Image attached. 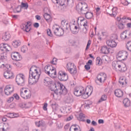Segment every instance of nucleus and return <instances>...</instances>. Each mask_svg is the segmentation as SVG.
Segmentation results:
<instances>
[{"label":"nucleus","mask_w":131,"mask_h":131,"mask_svg":"<svg viewBox=\"0 0 131 131\" xmlns=\"http://www.w3.org/2000/svg\"><path fill=\"white\" fill-rule=\"evenodd\" d=\"M40 73L38 72L37 68L35 66H32L29 70V84H35L39 79Z\"/></svg>","instance_id":"obj_1"},{"label":"nucleus","mask_w":131,"mask_h":131,"mask_svg":"<svg viewBox=\"0 0 131 131\" xmlns=\"http://www.w3.org/2000/svg\"><path fill=\"white\" fill-rule=\"evenodd\" d=\"M61 24L62 27L61 29H63V31L64 30L66 31V30H68V29L70 28L72 33L73 34H77L80 29H81V28H80V26H79V24L78 23L77 25L73 24L70 26L68 21L65 19L61 21Z\"/></svg>","instance_id":"obj_2"},{"label":"nucleus","mask_w":131,"mask_h":131,"mask_svg":"<svg viewBox=\"0 0 131 131\" xmlns=\"http://www.w3.org/2000/svg\"><path fill=\"white\" fill-rule=\"evenodd\" d=\"M57 85L59 86L58 89L54 91V94H53V97H55V95L58 96H61V95H66L67 94V89L63 84H61L60 82H56L55 83V88H57Z\"/></svg>","instance_id":"obj_3"},{"label":"nucleus","mask_w":131,"mask_h":131,"mask_svg":"<svg viewBox=\"0 0 131 131\" xmlns=\"http://www.w3.org/2000/svg\"><path fill=\"white\" fill-rule=\"evenodd\" d=\"M78 21L81 22V25L79 26L80 28H81V25L84 27L82 30V33H84V34H86V33H88V30H89V23H88V20L82 17H79L77 19V22H78Z\"/></svg>","instance_id":"obj_4"},{"label":"nucleus","mask_w":131,"mask_h":131,"mask_svg":"<svg viewBox=\"0 0 131 131\" xmlns=\"http://www.w3.org/2000/svg\"><path fill=\"white\" fill-rule=\"evenodd\" d=\"M76 9H77V10H80L82 14H84L85 13V12L89 11V6H88V4L84 2H80L76 6Z\"/></svg>","instance_id":"obj_5"},{"label":"nucleus","mask_w":131,"mask_h":131,"mask_svg":"<svg viewBox=\"0 0 131 131\" xmlns=\"http://www.w3.org/2000/svg\"><path fill=\"white\" fill-rule=\"evenodd\" d=\"M16 82L19 86H24L25 85V76L23 74H19L16 76Z\"/></svg>","instance_id":"obj_6"},{"label":"nucleus","mask_w":131,"mask_h":131,"mask_svg":"<svg viewBox=\"0 0 131 131\" xmlns=\"http://www.w3.org/2000/svg\"><path fill=\"white\" fill-rule=\"evenodd\" d=\"M112 66L114 68H115V69H120L119 70L121 72H125V71H126V67H125V65L123 66L122 63L120 64L118 61H113L112 62Z\"/></svg>","instance_id":"obj_7"},{"label":"nucleus","mask_w":131,"mask_h":131,"mask_svg":"<svg viewBox=\"0 0 131 131\" xmlns=\"http://www.w3.org/2000/svg\"><path fill=\"white\" fill-rule=\"evenodd\" d=\"M32 24L30 21H28L25 24H23L20 26L21 29H23L24 31H26V32H30V30H31V26Z\"/></svg>","instance_id":"obj_8"},{"label":"nucleus","mask_w":131,"mask_h":131,"mask_svg":"<svg viewBox=\"0 0 131 131\" xmlns=\"http://www.w3.org/2000/svg\"><path fill=\"white\" fill-rule=\"evenodd\" d=\"M92 93L93 87L91 86L86 87L85 91H83L82 98H83V99H86V98H89V97L92 95Z\"/></svg>","instance_id":"obj_9"},{"label":"nucleus","mask_w":131,"mask_h":131,"mask_svg":"<svg viewBox=\"0 0 131 131\" xmlns=\"http://www.w3.org/2000/svg\"><path fill=\"white\" fill-rule=\"evenodd\" d=\"M20 96L23 99L27 100V99H30V98L31 97V93H30V91L27 90H21Z\"/></svg>","instance_id":"obj_10"},{"label":"nucleus","mask_w":131,"mask_h":131,"mask_svg":"<svg viewBox=\"0 0 131 131\" xmlns=\"http://www.w3.org/2000/svg\"><path fill=\"white\" fill-rule=\"evenodd\" d=\"M58 77L60 81H66L68 80V75L65 72L59 71Z\"/></svg>","instance_id":"obj_11"},{"label":"nucleus","mask_w":131,"mask_h":131,"mask_svg":"<svg viewBox=\"0 0 131 131\" xmlns=\"http://www.w3.org/2000/svg\"><path fill=\"white\" fill-rule=\"evenodd\" d=\"M128 56V53L126 51H120L117 55L118 58L120 59L121 61L126 60Z\"/></svg>","instance_id":"obj_12"},{"label":"nucleus","mask_w":131,"mask_h":131,"mask_svg":"<svg viewBox=\"0 0 131 131\" xmlns=\"http://www.w3.org/2000/svg\"><path fill=\"white\" fill-rule=\"evenodd\" d=\"M131 37V33L129 31H125L123 32L120 35V38L122 40L124 39H129Z\"/></svg>","instance_id":"obj_13"},{"label":"nucleus","mask_w":131,"mask_h":131,"mask_svg":"<svg viewBox=\"0 0 131 131\" xmlns=\"http://www.w3.org/2000/svg\"><path fill=\"white\" fill-rule=\"evenodd\" d=\"M97 78L101 83L105 82V80L107 79V75L105 73H100L98 75Z\"/></svg>","instance_id":"obj_14"},{"label":"nucleus","mask_w":131,"mask_h":131,"mask_svg":"<svg viewBox=\"0 0 131 131\" xmlns=\"http://www.w3.org/2000/svg\"><path fill=\"white\" fill-rule=\"evenodd\" d=\"M54 33L57 36H62L64 34V30L60 28H53Z\"/></svg>","instance_id":"obj_15"},{"label":"nucleus","mask_w":131,"mask_h":131,"mask_svg":"<svg viewBox=\"0 0 131 131\" xmlns=\"http://www.w3.org/2000/svg\"><path fill=\"white\" fill-rule=\"evenodd\" d=\"M4 91L5 95L9 96L14 92V87L11 85H7L6 86Z\"/></svg>","instance_id":"obj_16"},{"label":"nucleus","mask_w":131,"mask_h":131,"mask_svg":"<svg viewBox=\"0 0 131 131\" xmlns=\"http://www.w3.org/2000/svg\"><path fill=\"white\" fill-rule=\"evenodd\" d=\"M69 1L70 0H52V2L53 4H58L62 7L63 6H66V7H67L68 5V3H69Z\"/></svg>","instance_id":"obj_17"},{"label":"nucleus","mask_w":131,"mask_h":131,"mask_svg":"<svg viewBox=\"0 0 131 131\" xmlns=\"http://www.w3.org/2000/svg\"><path fill=\"white\" fill-rule=\"evenodd\" d=\"M11 56L13 60H15V61H20L22 59V57L20 55V54L17 52H13Z\"/></svg>","instance_id":"obj_18"},{"label":"nucleus","mask_w":131,"mask_h":131,"mask_svg":"<svg viewBox=\"0 0 131 131\" xmlns=\"http://www.w3.org/2000/svg\"><path fill=\"white\" fill-rule=\"evenodd\" d=\"M106 44L108 47L111 48H116L117 46V43L116 41L108 39L106 40Z\"/></svg>","instance_id":"obj_19"},{"label":"nucleus","mask_w":131,"mask_h":131,"mask_svg":"<svg viewBox=\"0 0 131 131\" xmlns=\"http://www.w3.org/2000/svg\"><path fill=\"white\" fill-rule=\"evenodd\" d=\"M0 48L1 51H6L9 52L11 49V47L9 45L5 43H2L0 45Z\"/></svg>","instance_id":"obj_20"},{"label":"nucleus","mask_w":131,"mask_h":131,"mask_svg":"<svg viewBox=\"0 0 131 131\" xmlns=\"http://www.w3.org/2000/svg\"><path fill=\"white\" fill-rule=\"evenodd\" d=\"M100 51L102 54H104L105 55H107L109 54V53H110V48L106 46H102L101 47Z\"/></svg>","instance_id":"obj_21"},{"label":"nucleus","mask_w":131,"mask_h":131,"mask_svg":"<svg viewBox=\"0 0 131 131\" xmlns=\"http://www.w3.org/2000/svg\"><path fill=\"white\" fill-rule=\"evenodd\" d=\"M11 38V34L9 33H5L3 34L2 39L3 41H8Z\"/></svg>","instance_id":"obj_22"},{"label":"nucleus","mask_w":131,"mask_h":131,"mask_svg":"<svg viewBox=\"0 0 131 131\" xmlns=\"http://www.w3.org/2000/svg\"><path fill=\"white\" fill-rule=\"evenodd\" d=\"M4 77L6 78V79H10L13 78V75H14V74H13V72L11 71H7L5 73H4Z\"/></svg>","instance_id":"obj_23"},{"label":"nucleus","mask_w":131,"mask_h":131,"mask_svg":"<svg viewBox=\"0 0 131 131\" xmlns=\"http://www.w3.org/2000/svg\"><path fill=\"white\" fill-rule=\"evenodd\" d=\"M52 83H53L52 79L49 77H46L43 79V84L46 86H49V85H50V84H52Z\"/></svg>","instance_id":"obj_24"},{"label":"nucleus","mask_w":131,"mask_h":131,"mask_svg":"<svg viewBox=\"0 0 131 131\" xmlns=\"http://www.w3.org/2000/svg\"><path fill=\"white\" fill-rule=\"evenodd\" d=\"M116 97L121 98L123 96V92L119 89H117L114 91Z\"/></svg>","instance_id":"obj_25"},{"label":"nucleus","mask_w":131,"mask_h":131,"mask_svg":"<svg viewBox=\"0 0 131 131\" xmlns=\"http://www.w3.org/2000/svg\"><path fill=\"white\" fill-rule=\"evenodd\" d=\"M48 75L52 78L56 77L57 75V71H56V69L54 68H52L51 71L50 72V74H48Z\"/></svg>","instance_id":"obj_26"},{"label":"nucleus","mask_w":131,"mask_h":131,"mask_svg":"<svg viewBox=\"0 0 131 131\" xmlns=\"http://www.w3.org/2000/svg\"><path fill=\"white\" fill-rule=\"evenodd\" d=\"M119 83H120V85L121 86L126 85V83H127V82H126V79L123 77L120 78L119 80Z\"/></svg>","instance_id":"obj_27"},{"label":"nucleus","mask_w":131,"mask_h":131,"mask_svg":"<svg viewBox=\"0 0 131 131\" xmlns=\"http://www.w3.org/2000/svg\"><path fill=\"white\" fill-rule=\"evenodd\" d=\"M12 45L14 48H18L21 46V41L20 40H15L12 41Z\"/></svg>","instance_id":"obj_28"},{"label":"nucleus","mask_w":131,"mask_h":131,"mask_svg":"<svg viewBox=\"0 0 131 131\" xmlns=\"http://www.w3.org/2000/svg\"><path fill=\"white\" fill-rule=\"evenodd\" d=\"M77 125H73L71 126L70 128V131H81V128H80V127L78 126Z\"/></svg>","instance_id":"obj_29"},{"label":"nucleus","mask_w":131,"mask_h":131,"mask_svg":"<svg viewBox=\"0 0 131 131\" xmlns=\"http://www.w3.org/2000/svg\"><path fill=\"white\" fill-rule=\"evenodd\" d=\"M85 15V17L86 19H92L94 16L92 12H90L89 11L85 12V13H82Z\"/></svg>","instance_id":"obj_30"},{"label":"nucleus","mask_w":131,"mask_h":131,"mask_svg":"<svg viewBox=\"0 0 131 131\" xmlns=\"http://www.w3.org/2000/svg\"><path fill=\"white\" fill-rule=\"evenodd\" d=\"M74 94L76 97H80V96H82H82L83 95V91H81L80 90H77L76 89L74 91Z\"/></svg>","instance_id":"obj_31"},{"label":"nucleus","mask_w":131,"mask_h":131,"mask_svg":"<svg viewBox=\"0 0 131 131\" xmlns=\"http://www.w3.org/2000/svg\"><path fill=\"white\" fill-rule=\"evenodd\" d=\"M112 13H110V16H111V17H116V16L117 15V13H118L117 11V8L114 7L112 9Z\"/></svg>","instance_id":"obj_32"},{"label":"nucleus","mask_w":131,"mask_h":131,"mask_svg":"<svg viewBox=\"0 0 131 131\" xmlns=\"http://www.w3.org/2000/svg\"><path fill=\"white\" fill-rule=\"evenodd\" d=\"M76 68L75 66L74 65V63H71V62H69L67 64V68L68 69V71L70 70H73L74 68Z\"/></svg>","instance_id":"obj_33"},{"label":"nucleus","mask_w":131,"mask_h":131,"mask_svg":"<svg viewBox=\"0 0 131 131\" xmlns=\"http://www.w3.org/2000/svg\"><path fill=\"white\" fill-rule=\"evenodd\" d=\"M78 120L80 121H85L84 118H85V115L82 113H80L78 117H77Z\"/></svg>","instance_id":"obj_34"},{"label":"nucleus","mask_w":131,"mask_h":131,"mask_svg":"<svg viewBox=\"0 0 131 131\" xmlns=\"http://www.w3.org/2000/svg\"><path fill=\"white\" fill-rule=\"evenodd\" d=\"M123 104L125 107H129L130 106V101L128 98H125L123 101Z\"/></svg>","instance_id":"obj_35"},{"label":"nucleus","mask_w":131,"mask_h":131,"mask_svg":"<svg viewBox=\"0 0 131 131\" xmlns=\"http://www.w3.org/2000/svg\"><path fill=\"white\" fill-rule=\"evenodd\" d=\"M43 17L45 18V20H46L47 22H50V21L52 20V17L50 14L48 13H45L43 15Z\"/></svg>","instance_id":"obj_36"},{"label":"nucleus","mask_w":131,"mask_h":131,"mask_svg":"<svg viewBox=\"0 0 131 131\" xmlns=\"http://www.w3.org/2000/svg\"><path fill=\"white\" fill-rule=\"evenodd\" d=\"M52 68H53V67H52V66H46L45 68V73L47 74H50V72L52 70Z\"/></svg>","instance_id":"obj_37"},{"label":"nucleus","mask_w":131,"mask_h":131,"mask_svg":"<svg viewBox=\"0 0 131 131\" xmlns=\"http://www.w3.org/2000/svg\"><path fill=\"white\" fill-rule=\"evenodd\" d=\"M9 129H11V127L9 125V124L4 125L2 128L3 131H9Z\"/></svg>","instance_id":"obj_38"},{"label":"nucleus","mask_w":131,"mask_h":131,"mask_svg":"<svg viewBox=\"0 0 131 131\" xmlns=\"http://www.w3.org/2000/svg\"><path fill=\"white\" fill-rule=\"evenodd\" d=\"M35 124L38 127H39L40 126H43L45 125V122L42 121H39L38 122H36Z\"/></svg>","instance_id":"obj_39"},{"label":"nucleus","mask_w":131,"mask_h":131,"mask_svg":"<svg viewBox=\"0 0 131 131\" xmlns=\"http://www.w3.org/2000/svg\"><path fill=\"white\" fill-rule=\"evenodd\" d=\"M110 39L115 41V40H117V39H118V36L117 35V34H114L111 36Z\"/></svg>","instance_id":"obj_40"},{"label":"nucleus","mask_w":131,"mask_h":131,"mask_svg":"<svg viewBox=\"0 0 131 131\" xmlns=\"http://www.w3.org/2000/svg\"><path fill=\"white\" fill-rule=\"evenodd\" d=\"M19 6L21 9H22V8H24L25 9H26V10H27V9H28V4H27V3H24L22 2L21 3V5Z\"/></svg>","instance_id":"obj_41"},{"label":"nucleus","mask_w":131,"mask_h":131,"mask_svg":"<svg viewBox=\"0 0 131 131\" xmlns=\"http://www.w3.org/2000/svg\"><path fill=\"white\" fill-rule=\"evenodd\" d=\"M118 27L119 29H121V30L124 29L125 25L124 24H123V22L118 23Z\"/></svg>","instance_id":"obj_42"},{"label":"nucleus","mask_w":131,"mask_h":131,"mask_svg":"<svg viewBox=\"0 0 131 131\" xmlns=\"http://www.w3.org/2000/svg\"><path fill=\"white\" fill-rule=\"evenodd\" d=\"M107 100V95H103L101 96L100 100L98 101V103H101V102H103V101H106Z\"/></svg>","instance_id":"obj_43"},{"label":"nucleus","mask_w":131,"mask_h":131,"mask_svg":"<svg viewBox=\"0 0 131 131\" xmlns=\"http://www.w3.org/2000/svg\"><path fill=\"white\" fill-rule=\"evenodd\" d=\"M126 49L129 52H131V41H128L126 44Z\"/></svg>","instance_id":"obj_44"},{"label":"nucleus","mask_w":131,"mask_h":131,"mask_svg":"<svg viewBox=\"0 0 131 131\" xmlns=\"http://www.w3.org/2000/svg\"><path fill=\"white\" fill-rule=\"evenodd\" d=\"M68 71H69V72L71 74H76V73L77 72L76 68H74V69L73 70H69Z\"/></svg>","instance_id":"obj_45"},{"label":"nucleus","mask_w":131,"mask_h":131,"mask_svg":"<svg viewBox=\"0 0 131 131\" xmlns=\"http://www.w3.org/2000/svg\"><path fill=\"white\" fill-rule=\"evenodd\" d=\"M96 64L97 65H101L102 64V60L99 57L96 58Z\"/></svg>","instance_id":"obj_46"},{"label":"nucleus","mask_w":131,"mask_h":131,"mask_svg":"<svg viewBox=\"0 0 131 131\" xmlns=\"http://www.w3.org/2000/svg\"><path fill=\"white\" fill-rule=\"evenodd\" d=\"M27 50H28V49L27 48V46H24L21 48V52H22L23 53H25V52H26Z\"/></svg>","instance_id":"obj_47"},{"label":"nucleus","mask_w":131,"mask_h":131,"mask_svg":"<svg viewBox=\"0 0 131 131\" xmlns=\"http://www.w3.org/2000/svg\"><path fill=\"white\" fill-rule=\"evenodd\" d=\"M47 34L49 36L52 37L53 33H52V31H51V29H47Z\"/></svg>","instance_id":"obj_48"},{"label":"nucleus","mask_w":131,"mask_h":131,"mask_svg":"<svg viewBox=\"0 0 131 131\" xmlns=\"http://www.w3.org/2000/svg\"><path fill=\"white\" fill-rule=\"evenodd\" d=\"M3 66H4V67L6 68L8 71H11V65L10 64H6L5 65V64H2Z\"/></svg>","instance_id":"obj_49"},{"label":"nucleus","mask_w":131,"mask_h":131,"mask_svg":"<svg viewBox=\"0 0 131 131\" xmlns=\"http://www.w3.org/2000/svg\"><path fill=\"white\" fill-rule=\"evenodd\" d=\"M57 61H58L57 58H54L53 59V60L51 61V63L53 64L54 65H56L57 64Z\"/></svg>","instance_id":"obj_50"},{"label":"nucleus","mask_w":131,"mask_h":131,"mask_svg":"<svg viewBox=\"0 0 131 131\" xmlns=\"http://www.w3.org/2000/svg\"><path fill=\"white\" fill-rule=\"evenodd\" d=\"M91 43H92V41H91V40H89L88 41V43H87L85 50L89 49V47L91 46Z\"/></svg>","instance_id":"obj_51"},{"label":"nucleus","mask_w":131,"mask_h":131,"mask_svg":"<svg viewBox=\"0 0 131 131\" xmlns=\"http://www.w3.org/2000/svg\"><path fill=\"white\" fill-rule=\"evenodd\" d=\"M84 68L86 70H90V69H91V66L86 63V65L84 66Z\"/></svg>","instance_id":"obj_52"},{"label":"nucleus","mask_w":131,"mask_h":131,"mask_svg":"<svg viewBox=\"0 0 131 131\" xmlns=\"http://www.w3.org/2000/svg\"><path fill=\"white\" fill-rule=\"evenodd\" d=\"M48 103H44V105L43 106V109L45 111H47V110H48Z\"/></svg>","instance_id":"obj_53"},{"label":"nucleus","mask_w":131,"mask_h":131,"mask_svg":"<svg viewBox=\"0 0 131 131\" xmlns=\"http://www.w3.org/2000/svg\"><path fill=\"white\" fill-rule=\"evenodd\" d=\"M8 117L9 118H14V113H9L7 115Z\"/></svg>","instance_id":"obj_54"},{"label":"nucleus","mask_w":131,"mask_h":131,"mask_svg":"<svg viewBox=\"0 0 131 131\" xmlns=\"http://www.w3.org/2000/svg\"><path fill=\"white\" fill-rule=\"evenodd\" d=\"M72 119H73V116H70L67 118V121H70V120H72Z\"/></svg>","instance_id":"obj_55"},{"label":"nucleus","mask_w":131,"mask_h":131,"mask_svg":"<svg viewBox=\"0 0 131 131\" xmlns=\"http://www.w3.org/2000/svg\"><path fill=\"white\" fill-rule=\"evenodd\" d=\"M16 11L17 13H20L21 12V7L20 6H18L16 8Z\"/></svg>","instance_id":"obj_56"},{"label":"nucleus","mask_w":131,"mask_h":131,"mask_svg":"<svg viewBox=\"0 0 131 131\" xmlns=\"http://www.w3.org/2000/svg\"><path fill=\"white\" fill-rule=\"evenodd\" d=\"M69 42L70 43H71V45L72 46H73V45H75V43H76V42L74 40H69Z\"/></svg>","instance_id":"obj_57"},{"label":"nucleus","mask_w":131,"mask_h":131,"mask_svg":"<svg viewBox=\"0 0 131 131\" xmlns=\"http://www.w3.org/2000/svg\"><path fill=\"white\" fill-rule=\"evenodd\" d=\"M117 20L118 21V23H121L122 22H123V21H122V19L119 17H117Z\"/></svg>","instance_id":"obj_58"},{"label":"nucleus","mask_w":131,"mask_h":131,"mask_svg":"<svg viewBox=\"0 0 131 131\" xmlns=\"http://www.w3.org/2000/svg\"><path fill=\"white\" fill-rule=\"evenodd\" d=\"M13 97L16 99V100H19V96L17 94H14Z\"/></svg>","instance_id":"obj_59"},{"label":"nucleus","mask_w":131,"mask_h":131,"mask_svg":"<svg viewBox=\"0 0 131 131\" xmlns=\"http://www.w3.org/2000/svg\"><path fill=\"white\" fill-rule=\"evenodd\" d=\"M34 27H35V28H38V27H39V24H38V23L34 24Z\"/></svg>","instance_id":"obj_60"},{"label":"nucleus","mask_w":131,"mask_h":131,"mask_svg":"<svg viewBox=\"0 0 131 131\" xmlns=\"http://www.w3.org/2000/svg\"><path fill=\"white\" fill-rule=\"evenodd\" d=\"M9 103H11V102H13L14 101V97H11L9 98V99L8 100Z\"/></svg>","instance_id":"obj_61"},{"label":"nucleus","mask_w":131,"mask_h":131,"mask_svg":"<svg viewBox=\"0 0 131 131\" xmlns=\"http://www.w3.org/2000/svg\"><path fill=\"white\" fill-rule=\"evenodd\" d=\"M98 123L99 124H103V123H104V120H102V119H99V120H98Z\"/></svg>","instance_id":"obj_62"},{"label":"nucleus","mask_w":131,"mask_h":131,"mask_svg":"<svg viewBox=\"0 0 131 131\" xmlns=\"http://www.w3.org/2000/svg\"><path fill=\"white\" fill-rule=\"evenodd\" d=\"M35 18L37 20H40V19H41V18L40 17V16L38 15H36Z\"/></svg>","instance_id":"obj_63"},{"label":"nucleus","mask_w":131,"mask_h":131,"mask_svg":"<svg viewBox=\"0 0 131 131\" xmlns=\"http://www.w3.org/2000/svg\"><path fill=\"white\" fill-rule=\"evenodd\" d=\"M92 125H94V126H96V125H97V123L95 121H92Z\"/></svg>","instance_id":"obj_64"}]
</instances>
